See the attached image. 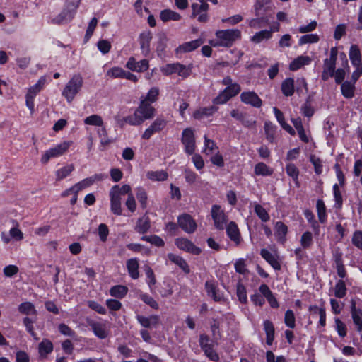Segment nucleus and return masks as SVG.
Here are the masks:
<instances>
[{
    "mask_svg": "<svg viewBox=\"0 0 362 362\" xmlns=\"http://www.w3.org/2000/svg\"><path fill=\"white\" fill-rule=\"evenodd\" d=\"M217 110H218V108L215 106L202 107L199 110H197L194 112L193 117L197 119H201L204 117H209V116L212 115Z\"/></svg>",
    "mask_w": 362,
    "mask_h": 362,
    "instance_id": "obj_33",
    "label": "nucleus"
},
{
    "mask_svg": "<svg viewBox=\"0 0 362 362\" xmlns=\"http://www.w3.org/2000/svg\"><path fill=\"white\" fill-rule=\"evenodd\" d=\"M261 256L275 269L280 270L281 264L278 259L267 249H262Z\"/></svg>",
    "mask_w": 362,
    "mask_h": 362,
    "instance_id": "obj_29",
    "label": "nucleus"
},
{
    "mask_svg": "<svg viewBox=\"0 0 362 362\" xmlns=\"http://www.w3.org/2000/svg\"><path fill=\"white\" fill-rule=\"evenodd\" d=\"M264 329L266 332V341L268 345H271L274 338V327L273 323L269 320L264 322Z\"/></svg>",
    "mask_w": 362,
    "mask_h": 362,
    "instance_id": "obj_38",
    "label": "nucleus"
},
{
    "mask_svg": "<svg viewBox=\"0 0 362 362\" xmlns=\"http://www.w3.org/2000/svg\"><path fill=\"white\" fill-rule=\"evenodd\" d=\"M150 228V218L147 216H143L137 220L134 229L137 233L144 234L149 230Z\"/></svg>",
    "mask_w": 362,
    "mask_h": 362,
    "instance_id": "obj_26",
    "label": "nucleus"
},
{
    "mask_svg": "<svg viewBox=\"0 0 362 362\" xmlns=\"http://www.w3.org/2000/svg\"><path fill=\"white\" fill-rule=\"evenodd\" d=\"M255 211L263 222H267L269 220V215L260 204H256L255 206Z\"/></svg>",
    "mask_w": 362,
    "mask_h": 362,
    "instance_id": "obj_58",
    "label": "nucleus"
},
{
    "mask_svg": "<svg viewBox=\"0 0 362 362\" xmlns=\"http://www.w3.org/2000/svg\"><path fill=\"white\" fill-rule=\"evenodd\" d=\"M53 351V344L52 341L47 339H44L38 346L39 354L41 357L45 358L49 354Z\"/></svg>",
    "mask_w": 362,
    "mask_h": 362,
    "instance_id": "obj_34",
    "label": "nucleus"
},
{
    "mask_svg": "<svg viewBox=\"0 0 362 362\" xmlns=\"http://www.w3.org/2000/svg\"><path fill=\"white\" fill-rule=\"evenodd\" d=\"M316 208L319 221L321 223L325 222L327 219L326 207L324 202L322 199H318L317 201Z\"/></svg>",
    "mask_w": 362,
    "mask_h": 362,
    "instance_id": "obj_49",
    "label": "nucleus"
},
{
    "mask_svg": "<svg viewBox=\"0 0 362 362\" xmlns=\"http://www.w3.org/2000/svg\"><path fill=\"white\" fill-rule=\"evenodd\" d=\"M341 90L342 95L346 98H351L354 95V86L349 81L341 83Z\"/></svg>",
    "mask_w": 362,
    "mask_h": 362,
    "instance_id": "obj_46",
    "label": "nucleus"
},
{
    "mask_svg": "<svg viewBox=\"0 0 362 362\" xmlns=\"http://www.w3.org/2000/svg\"><path fill=\"white\" fill-rule=\"evenodd\" d=\"M254 173L256 175L269 176L273 173V170L264 163H258L255 165Z\"/></svg>",
    "mask_w": 362,
    "mask_h": 362,
    "instance_id": "obj_39",
    "label": "nucleus"
},
{
    "mask_svg": "<svg viewBox=\"0 0 362 362\" xmlns=\"http://www.w3.org/2000/svg\"><path fill=\"white\" fill-rule=\"evenodd\" d=\"M311 96H308L305 103L301 106L300 110L301 113L307 117H311L315 112V110L311 105Z\"/></svg>",
    "mask_w": 362,
    "mask_h": 362,
    "instance_id": "obj_48",
    "label": "nucleus"
},
{
    "mask_svg": "<svg viewBox=\"0 0 362 362\" xmlns=\"http://www.w3.org/2000/svg\"><path fill=\"white\" fill-rule=\"evenodd\" d=\"M230 96L223 90L213 100V103L215 105H223L226 103L230 99Z\"/></svg>",
    "mask_w": 362,
    "mask_h": 362,
    "instance_id": "obj_57",
    "label": "nucleus"
},
{
    "mask_svg": "<svg viewBox=\"0 0 362 362\" xmlns=\"http://www.w3.org/2000/svg\"><path fill=\"white\" fill-rule=\"evenodd\" d=\"M126 267L130 277L133 279H137L139 277V264L136 258H131L126 262Z\"/></svg>",
    "mask_w": 362,
    "mask_h": 362,
    "instance_id": "obj_20",
    "label": "nucleus"
},
{
    "mask_svg": "<svg viewBox=\"0 0 362 362\" xmlns=\"http://www.w3.org/2000/svg\"><path fill=\"white\" fill-rule=\"evenodd\" d=\"M71 144V141H64L54 148L46 151L41 158V162L47 163L50 158L63 155L67 151Z\"/></svg>",
    "mask_w": 362,
    "mask_h": 362,
    "instance_id": "obj_7",
    "label": "nucleus"
},
{
    "mask_svg": "<svg viewBox=\"0 0 362 362\" xmlns=\"http://www.w3.org/2000/svg\"><path fill=\"white\" fill-rule=\"evenodd\" d=\"M240 98L243 103L250 105L252 107L259 108L262 105V100L254 91L243 92Z\"/></svg>",
    "mask_w": 362,
    "mask_h": 362,
    "instance_id": "obj_14",
    "label": "nucleus"
},
{
    "mask_svg": "<svg viewBox=\"0 0 362 362\" xmlns=\"http://www.w3.org/2000/svg\"><path fill=\"white\" fill-rule=\"evenodd\" d=\"M202 44V41L200 39L194 40L190 42H185L184 44L180 45L176 49L177 53H185L192 52L196 49Z\"/></svg>",
    "mask_w": 362,
    "mask_h": 362,
    "instance_id": "obj_27",
    "label": "nucleus"
},
{
    "mask_svg": "<svg viewBox=\"0 0 362 362\" xmlns=\"http://www.w3.org/2000/svg\"><path fill=\"white\" fill-rule=\"evenodd\" d=\"M110 209L111 211L117 215L120 216L122 213L121 205V197L115 194L114 191L110 192Z\"/></svg>",
    "mask_w": 362,
    "mask_h": 362,
    "instance_id": "obj_21",
    "label": "nucleus"
},
{
    "mask_svg": "<svg viewBox=\"0 0 362 362\" xmlns=\"http://www.w3.org/2000/svg\"><path fill=\"white\" fill-rule=\"evenodd\" d=\"M226 233L230 239L238 245L240 242V234L237 224L231 221L226 226Z\"/></svg>",
    "mask_w": 362,
    "mask_h": 362,
    "instance_id": "obj_25",
    "label": "nucleus"
},
{
    "mask_svg": "<svg viewBox=\"0 0 362 362\" xmlns=\"http://www.w3.org/2000/svg\"><path fill=\"white\" fill-rule=\"evenodd\" d=\"M97 134L100 138L101 146L105 147L110 145L112 142V140L108 136L107 131L104 124L97 130Z\"/></svg>",
    "mask_w": 362,
    "mask_h": 362,
    "instance_id": "obj_41",
    "label": "nucleus"
},
{
    "mask_svg": "<svg viewBox=\"0 0 362 362\" xmlns=\"http://www.w3.org/2000/svg\"><path fill=\"white\" fill-rule=\"evenodd\" d=\"M217 148H218V147L216 146L214 141L211 139H208L205 136H204V152H205V153L211 154Z\"/></svg>",
    "mask_w": 362,
    "mask_h": 362,
    "instance_id": "obj_62",
    "label": "nucleus"
},
{
    "mask_svg": "<svg viewBox=\"0 0 362 362\" xmlns=\"http://www.w3.org/2000/svg\"><path fill=\"white\" fill-rule=\"evenodd\" d=\"M349 58L353 66L362 65L361 54L358 47L352 45L349 50Z\"/></svg>",
    "mask_w": 362,
    "mask_h": 362,
    "instance_id": "obj_31",
    "label": "nucleus"
},
{
    "mask_svg": "<svg viewBox=\"0 0 362 362\" xmlns=\"http://www.w3.org/2000/svg\"><path fill=\"white\" fill-rule=\"evenodd\" d=\"M159 93V88L157 87H153L148 90L145 97H142L141 98L140 101H144L148 104L151 105V103H155L158 100Z\"/></svg>",
    "mask_w": 362,
    "mask_h": 362,
    "instance_id": "obj_37",
    "label": "nucleus"
},
{
    "mask_svg": "<svg viewBox=\"0 0 362 362\" xmlns=\"http://www.w3.org/2000/svg\"><path fill=\"white\" fill-rule=\"evenodd\" d=\"M337 53V47H332L329 58H327L324 61L323 71L322 74V78L324 81H327L334 74Z\"/></svg>",
    "mask_w": 362,
    "mask_h": 362,
    "instance_id": "obj_5",
    "label": "nucleus"
},
{
    "mask_svg": "<svg viewBox=\"0 0 362 362\" xmlns=\"http://www.w3.org/2000/svg\"><path fill=\"white\" fill-rule=\"evenodd\" d=\"M319 41V37L316 34H307L300 37L299 45H302L307 43H315Z\"/></svg>",
    "mask_w": 362,
    "mask_h": 362,
    "instance_id": "obj_60",
    "label": "nucleus"
},
{
    "mask_svg": "<svg viewBox=\"0 0 362 362\" xmlns=\"http://www.w3.org/2000/svg\"><path fill=\"white\" fill-rule=\"evenodd\" d=\"M281 90L285 96H291L295 91L294 80L291 78L285 79L281 83Z\"/></svg>",
    "mask_w": 362,
    "mask_h": 362,
    "instance_id": "obj_36",
    "label": "nucleus"
},
{
    "mask_svg": "<svg viewBox=\"0 0 362 362\" xmlns=\"http://www.w3.org/2000/svg\"><path fill=\"white\" fill-rule=\"evenodd\" d=\"M114 191L115 194H116L118 197H121V195L124 194H132L131 187L129 185H124L121 187L119 185L113 186L110 192Z\"/></svg>",
    "mask_w": 362,
    "mask_h": 362,
    "instance_id": "obj_51",
    "label": "nucleus"
},
{
    "mask_svg": "<svg viewBox=\"0 0 362 362\" xmlns=\"http://www.w3.org/2000/svg\"><path fill=\"white\" fill-rule=\"evenodd\" d=\"M286 171L288 176L291 177L296 185L299 187L298 175L299 170L297 167L293 163H288L286 166Z\"/></svg>",
    "mask_w": 362,
    "mask_h": 362,
    "instance_id": "obj_47",
    "label": "nucleus"
},
{
    "mask_svg": "<svg viewBox=\"0 0 362 362\" xmlns=\"http://www.w3.org/2000/svg\"><path fill=\"white\" fill-rule=\"evenodd\" d=\"M83 84V80L80 74H74L66 84L62 90V95L68 103H71L79 93Z\"/></svg>",
    "mask_w": 362,
    "mask_h": 362,
    "instance_id": "obj_4",
    "label": "nucleus"
},
{
    "mask_svg": "<svg viewBox=\"0 0 362 362\" xmlns=\"http://www.w3.org/2000/svg\"><path fill=\"white\" fill-rule=\"evenodd\" d=\"M312 59L308 56H299L296 58L289 65L291 71H296L305 65H308L311 62Z\"/></svg>",
    "mask_w": 362,
    "mask_h": 362,
    "instance_id": "obj_30",
    "label": "nucleus"
},
{
    "mask_svg": "<svg viewBox=\"0 0 362 362\" xmlns=\"http://www.w3.org/2000/svg\"><path fill=\"white\" fill-rule=\"evenodd\" d=\"M236 290L237 296L240 302H241L242 303H246L247 301V297L245 286L240 282H238L237 284Z\"/></svg>",
    "mask_w": 362,
    "mask_h": 362,
    "instance_id": "obj_53",
    "label": "nucleus"
},
{
    "mask_svg": "<svg viewBox=\"0 0 362 362\" xmlns=\"http://www.w3.org/2000/svg\"><path fill=\"white\" fill-rule=\"evenodd\" d=\"M106 177V175L104 174H95L94 175L85 178L83 180L78 182V183L75 184V188L76 189V192H80L81 190H83L92 185H93L95 182L101 181L104 180Z\"/></svg>",
    "mask_w": 362,
    "mask_h": 362,
    "instance_id": "obj_16",
    "label": "nucleus"
},
{
    "mask_svg": "<svg viewBox=\"0 0 362 362\" xmlns=\"http://www.w3.org/2000/svg\"><path fill=\"white\" fill-rule=\"evenodd\" d=\"M168 258L170 261L176 264L177 266L180 267V269H182L185 273L188 274L190 272L189 267L186 262V261L182 258L180 256L173 255V254H169Z\"/></svg>",
    "mask_w": 362,
    "mask_h": 362,
    "instance_id": "obj_40",
    "label": "nucleus"
},
{
    "mask_svg": "<svg viewBox=\"0 0 362 362\" xmlns=\"http://www.w3.org/2000/svg\"><path fill=\"white\" fill-rule=\"evenodd\" d=\"M274 231L277 240L281 243H284L288 227L283 222L277 221L275 224Z\"/></svg>",
    "mask_w": 362,
    "mask_h": 362,
    "instance_id": "obj_28",
    "label": "nucleus"
},
{
    "mask_svg": "<svg viewBox=\"0 0 362 362\" xmlns=\"http://www.w3.org/2000/svg\"><path fill=\"white\" fill-rule=\"evenodd\" d=\"M351 313L353 318L354 323L357 327L358 332L362 331V311L360 309H356V302L354 300L351 301Z\"/></svg>",
    "mask_w": 362,
    "mask_h": 362,
    "instance_id": "obj_24",
    "label": "nucleus"
},
{
    "mask_svg": "<svg viewBox=\"0 0 362 362\" xmlns=\"http://www.w3.org/2000/svg\"><path fill=\"white\" fill-rule=\"evenodd\" d=\"M128 288L125 286L117 285L112 287L110 290V293L112 296L122 298L127 293Z\"/></svg>",
    "mask_w": 362,
    "mask_h": 362,
    "instance_id": "obj_42",
    "label": "nucleus"
},
{
    "mask_svg": "<svg viewBox=\"0 0 362 362\" xmlns=\"http://www.w3.org/2000/svg\"><path fill=\"white\" fill-rule=\"evenodd\" d=\"M146 176L153 181H164L168 178V173L165 170L148 171Z\"/></svg>",
    "mask_w": 362,
    "mask_h": 362,
    "instance_id": "obj_44",
    "label": "nucleus"
},
{
    "mask_svg": "<svg viewBox=\"0 0 362 362\" xmlns=\"http://www.w3.org/2000/svg\"><path fill=\"white\" fill-rule=\"evenodd\" d=\"M46 82V78L42 76L38 80L37 83L28 89L26 94V105L31 112L34 111V98L41 90Z\"/></svg>",
    "mask_w": 362,
    "mask_h": 362,
    "instance_id": "obj_9",
    "label": "nucleus"
},
{
    "mask_svg": "<svg viewBox=\"0 0 362 362\" xmlns=\"http://www.w3.org/2000/svg\"><path fill=\"white\" fill-rule=\"evenodd\" d=\"M205 288L208 296L211 297L215 301L220 302L223 299V294L219 291L216 285L213 281H206Z\"/></svg>",
    "mask_w": 362,
    "mask_h": 362,
    "instance_id": "obj_19",
    "label": "nucleus"
},
{
    "mask_svg": "<svg viewBox=\"0 0 362 362\" xmlns=\"http://www.w3.org/2000/svg\"><path fill=\"white\" fill-rule=\"evenodd\" d=\"M126 66L133 71L143 72L148 69L149 65L147 59L136 62L134 57H130L127 62Z\"/></svg>",
    "mask_w": 362,
    "mask_h": 362,
    "instance_id": "obj_17",
    "label": "nucleus"
},
{
    "mask_svg": "<svg viewBox=\"0 0 362 362\" xmlns=\"http://www.w3.org/2000/svg\"><path fill=\"white\" fill-rule=\"evenodd\" d=\"M313 244V235L309 231L305 232L300 238V245L303 248H308Z\"/></svg>",
    "mask_w": 362,
    "mask_h": 362,
    "instance_id": "obj_59",
    "label": "nucleus"
},
{
    "mask_svg": "<svg viewBox=\"0 0 362 362\" xmlns=\"http://www.w3.org/2000/svg\"><path fill=\"white\" fill-rule=\"evenodd\" d=\"M81 0H67L63 11L52 20L54 24H65L74 17Z\"/></svg>",
    "mask_w": 362,
    "mask_h": 362,
    "instance_id": "obj_2",
    "label": "nucleus"
},
{
    "mask_svg": "<svg viewBox=\"0 0 362 362\" xmlns=\"http://www.w3.org/2000/svg\"><path fill=\"white\" fill-rule=\"evenodd\" d=\"M179 226L186 233H192L197 229V223L189 214H182L177 218Z\"/></svg>",
    "mask_w": 362,
    "mask_h": 362,
    "instance_id": "obj_13",
    "label": "nucleus"
},
{
    "mask_svg": "<svg viewBox=\"0 0 362 362\" xmlns=\"http://www.w3.org/2000/svg\"><path fill=\"white\" fill-rule=\"evenodd\" d=\"M182 143L185 146V152L192 155L195 151V137L194 131L191 128H186L182 134Z\"/></svg>",
    "mask_w": 362,
    "mask_h": 362,
    "instance_id": "obj_11",
    "label": "nucleus"
},
{
    "mask_svg": "<svg viewBox=\"0 0 362 362\" xmlns=\"http://www.w3.org/2000/svg\"><path fill=\"white\" fill-rule=\"evenodd\" d=\"M264 131L267 136V139L272 142L275 134V127L270 122H266L264 123Z\"/></svg>",
    "mask_w": 362,
    "mask_h": 362,
    "instance_id": "obj_55",
    "label": "nucleus"
},
{
    "mask_svg": "<svg viewBox=\"0 0 362 362\" xmlns=\"http://www.w3.org/2000/svg\"><path fill=\"white\" fill-rule=\"evenodd\" d=\"M175 245L180 250H185L193 255H199L201 249L195 246L194 244L187 238H180L175 240Z\"/></svg>",
    "mask_w": 362,
    "mask_h": 362,
    "instance_id": "obj_15",
    "label": "nucleus"
},
{
    "mask_svg": "<svg viewBox=\"0 0 362 362\" xmlns=\"http://www.w3.org/2000/svg\"><path fill=\"white\" fill-rule=\"evenodd\" d=\"M192 66H185L180 63H174L167 64L163 68L162 71L165 75H170L174 73H177L182 78H187L190 76L192 72Z\"/></svg>",
    "mask_w": 362,
    "mask_h": 362,
    "instance_id": "obj_6",
    "label": "nucleus"
},
{
    "mask_svg": "<svg viewBox=\"0 0 362 362\" xmlns=\"http://www.w3.org/2000/svg\"><path fill=\"white\" fill-rule=\"evenodd\" d=\"M84 123L88 125L102 127L104 124L102 117L98 115H92L84 119Z\"/></svg>",
    "mask_w": 362,
    "mask_h": 362,
    "instance_id": "obj_50",
    "label": "nucleus"
},
{
    "mask_svg": "<svg viewBox=\"0 0 362 362\" xmlns=\"http://www.w3.org/2000/svg\"><path fill=\"white\" fill-rule=\"evenodd\" d=\"M74 170V165L69 164L56 171L57 180H61L68 177Z\"/></svg>",
    "mask_w": 362,
    "mask_h": 362,
    "instance_id": "obj_43",
    "label": "nucleus"
},
{
    "mask_svg": "<svg viewBox=\"0 0 362 362\" xmlns=\"http://www.w3.org/2000/svg\"><path fill=\"white\" fill-rule=\"evenodd\" d=\"M209 4H192V17L197 18V21L201 23H206L209 20V17L207 15V11L209 10Z\"/></svg>",
    "mask_w": 362,
    "mask_h": 362,
    "instance_id": "obj_12",
    "label": "nucleus"
},
{
    "mask_svg": "<svg viewBox=\"0 0 362 362\" xmlns=\"http://www.w3.org/2000/svg\"><path fill=\"white\" fill-rule=\"evenodd\" d=\"M136 198L141 204L142 209H146L147 206V194L143 188H137Z\"/></svg>",
    "mask_w": 362,
    "mask_h": 362,
    "instance_id": "obj_54",
    "label": "nucleus"
},
{
    "mask_svg": "<svg viewBox=\"0 0 362 362\" xmlns=\"http://www.w3.org/2000/svg\"><path fill=\"white\" fill-rule=\"evenodd\" d=\"M216 42L214 46L229 47L240 38L241 32L238 29L221 30L216 32Z\"/></svg>",
    "mask_w": 362,
    "mask_h": 362,
    "instance_id": "obj_3",
    "label": "nucleus"
},
{
    "mask_svg": "<svg viewBox=\"0 0 362 362\" xmlns=\"http://www.w3.org/2000/svg\"><path fill=\"white\" fill-rule=\"evenodd\" d=\"M156 109L146 102L140 101L139 106L132 115L123 117L119 124L123 127L125 123L132 126L141 125L145 120L151 119L155 116Z\"/></svg>",
    "mask_w": 362,
    "mask_h": 362,
    "instance_id": "obj_1",
    "label": "nucleus"
},
{
    "mask_svg": "<svg viewBox=\"0 0 362 362\" xmlns=\"http://www.w3.org/2000/svg\"><path fill=\"white\" fill-rule=\"evenodd\" d=\"M212 218L214 222V226L217 229L223 230L228 221V216L223 210L221 209L219 205H213L211 210Z\"/></svg>",
    "mask_w": 362,
    "mask_h": 362,
    "instance_id": "obj_10",
    "label": "nucleus"
},
{
    "mask_svg": "<svg viewBox=\"0 0 362 362\" xmlns=\"http://www.w3.org/2000/svg\"><path fill=\"white\" fill-rule=\"evenodd\" d=\"M89 326L91 327L94 334L100 339H105L108 335V332L106 325L103 323L90 321L88 322Z\"/></svg>",
    "mask_w": 362,
    "mask_h": 362,
    "instance_id": "obj_22",
    "label": "nucleus"
},
{
    "mask_svg": "<svg viewBox=\"0 0 362 362\" xmlns=\"http://www.w3.org/2000/svg\"><path fill=\"white\" fill-rule=\"evenodd\" d=\"M160 18L163 22H168L169 21H180L181 19V16L170 9H164L161 11L160 13Z\"/></svg>",
    "mask_w": 362,
    "mask_h": 362,
    "instance_id": "obj_35",
    "label": "nucleus"
},
{
    "mask_svg": "<svg viewBox=\"0 0 362 362\" xmlns=\"http://www.w3.org/2000/svg\"><path fill=\"white\" fill-rule=\"evenodd\" d=\"M18 310L25 315H36L37 310L34 305L30 302H24L19 305Z\"/></svg>",
    "mask_w": 362,
    "mask_h": 362,
    "instance_id": "obj_45",
    "label": "nucleus"
},
{
    "mask_svg": "<svg viewBox=\"0 0 362 362\" xmlns=\"http://www.w3.org/2000/svg\"><path fill=\"white\" fill-rule=\"evenodd\" d=\"M141 240L148 242L156 246L161 247L164 245V241L161 238L157 235H151V236H143Z\"/></svg>",
    "mask_w": 362,
    "mask_h": 362,
    "instance_id": "obj_61",
    "label": "nucleus"
},
{
    "mask_svg": "<svg viewBox=\"0 0 362 362\" xmlns=\"http://www.w3.org/2000/svg\"><path fill=\"white\" fill-rule=\"evenodd\" d=\"M284 322L289 328H294L296 326V319L293 312L291 310H287L284 316Z\"/></svg>",
    "mask_w": 362,
    "mask_h": 362,
    "instance_id": "obj_56",
    "label": "nucleus"
},
{
    "mask_svg": "<svg viewBox=\"0 0 362 362\" xmlns=\"http://www.w3.org/2000/svg\"><path fill=\"white\" fill-rule=\"evenodd\" d=\"M199 345L205 355L213 361H218L219 359L218 354L214 349V344L209 337L205 334L199 335Z\"/></svg>",
    "mask_w": 362,
    "mask_h": 362,
    "instance_id": "obj_8",
    "label": "nucleus"
},
{
    "mask_svg": "<svg viewBox=\"0 0 362 362\" xmlns=\"http://www.w3.org/2000/svg\"><path fill=\"white\" fill-rule=\"evenodd\" d=\"M272 30H264L257 32L253 36L251 37L250 40L255 44H259L264 40H269L272 36Z\"/></svg>",
    "mask_w": 362,
    "mask_h": 362,
    "instance_id": "obj_32",
    "label": "nucleus"
},
{
    "mask_svg": "<svg viewBox=\"0 0 362 362\" xmlns=\"http://www.w3.org/2000/svg\"><path fill=\"white\" fill-rule=\"evenodd\" d=\"M352 244L357 248L362 250V231L356 230L354 233L351 238Z\"/></svg>",
    "mask_w": 362,
    "mask_h": 362,
    "instance_id": "obj_64",
    "label": "nucleus"
},
{
    "mask_svg": "<svg viewBox=\"0 0 362 362\" xmlns=\"http://www.w3.org/2000/svg\"><path fill=\"white\" fill-rule=\"evenodd\" d=\"M346 294V284L344 281L339 280L334 286V296L337 298H341Z\"/></svg>",
    "mask_w": 362,
    "mask_h": 362,
    "instance_id": "obj_52",
    "label": "nucleus"
},
{
    "mask_svg": "<svg viewBox=\"0 0 362 362\" xmlns=\"http://www.w3.org/2000/svg\"><path fill=\"white\" fill-rule=\"evenodd\" d=\"M235 269L236 272L240 274H247L248 270L246 268L245 261L243 259H238L235 263Z\"/></svg>",
    "mask_w": 362,
    "mask_h": 362,
    "instance_id": "obj_63",
    "label": "nucleus"
},
{
    "mask_svg": "<svg viewBox=\"0 0 362 362\" xmlns=\"http://www.w3.org/2000/svg\"><path fill=\"white\" fill-rule=\"evenodd\" d=\"M152 39V34L150 31H144L140 34L139 43L142 53L147 56L150 53V42Z\"/></svg>",
    "mask_w": 362,
    "mask_h": 362,
    "instance_id": "obj_18",
    "label": "nucleus"
},
{
    "mask_svg": "<svg viewBox=\"0 0 362 362\" xmlns=\"http://www.w3.org/2000/svg\"><path fill=\"white\" fill-rule=\"evenodd\" d=\"M136 319L141 325L145 328L156 327L159 323V317L158 315H151L149 317L137 315Z\"/></svg>",
    "mask_w": 362,
    "mask_h": 362,
    "instance_id": "obj_23",
    "label": "nucleus"
}]
</instances>
